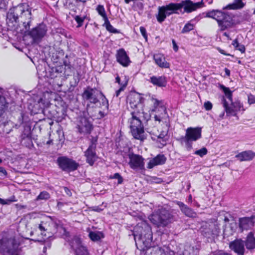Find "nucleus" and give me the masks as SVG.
I'll return each mask as SVG.
<instances>
[{
    "mask_svg": "<svg viewBox=\"0 0 255 255\" xmlns=\"http://www.w3.org/2000/svg\"><path fill=\"white\" fill-rule=\"evenodd\" d=\"M172 217L168 210L161 208L155 210L148 216V219L151 223H168V221L171 222L170 220Z\"/></svg>",
    "mask_w": 255,
    "mask_h": 255,
    "instance_id": "nucleus-11",
    "label": "nucleus"
},
{
    "mask_svg": "<svg viewBox=\"0 0 255 255\" xmlns=\"http://www.w3.org/2000/svg\"><path fill=\"white\" fill-rule=\"evenodd\" d=\"M56 163L60 169L67 173L76 170L80 165L75 160L65 156L58 157Z\"/></svg>",
    "mask_w": 255,
    "mask_h": 255,
    "instance_id": "nucleus-12",
    "label": "nucleus"
},
{
    "mask_svg": "<svg viewBox=\"0 0 255 255\" xmlns=\"http://www.w3.org/2000/svg\"><path fill=\"white\" fill-rule=\"evenodd\" d=\"M7 104L5 98L0 94V117L4 112V110L7 107Z\"/></svg>",
    "mask_w": 255,
    "mask_h": 255,
    "instance_id": "nucleus-38",
    "label": "nucleus"
},
{
    "mask_svg": "<svg viewBox=\"0 0 255 255\" xmlns=\"http://www.w3.org/2000/svg\"><path fill=\"white\" fill-rule=\"evenodd\" d=\"M89 237L93 241H98L103 238V235L99 232H90Z\"/></svg>",
    "mask_w": 255,
    "mask_h": 255,
    "instance_id": "nucleus-37",
    "label": "nucleus"
},
{
    "mask_svg": "<svg viewBox=\"0 0 255 255\" xmlns=\"http://www.w3.org/2000/svg\"><path fill=\"white\" fill-rule=\"evenodd\" d=\"M96 88H92L88 87L87 89L84 91L82 96L83 98L87 101H89L91 104H96L99 102L98 97H99V92Z\"/></svg>",
    "mask_w": 255,
    "mask_h": 255,
    "instance_id": "nucleus-16",
    "label": "nucleus"
},
{
    "mask_svg": "<svg viewBox=\"0 0 255 255\" xmlns=\"http://www.w3.org/2000/svg\"><path fill=\"white\" fill-rule=\"evenodd\" d=\"M127 101L129 103L131 109L134 107H140L144 102V98L141 97L137 93H130L127 97Z\"/></svg>",
    "mask_w": 255,
    "mask_h": 255,
    "instance_id": "nucleus-21",
    "label": "nucleus"
},
{
    "mask_svg": "<svg viewBox=\"0 0 255 255\" xmlns=\"http://www.w3.org/2000/svg\"><path fill=\"white\" fill-rule=\"evenodd\" d=\"M16 201H17V200L16 199L15 196H12L9 199H7L6 200H5V202L6 203H5V204H8L11 202H16Z\"/></svg>",
    "mask_w": 255,
    "mask_h": 255,
    "instance_id": "nucleus-58",
    "label": "nucleus"
},
{
    "mask_svg": "<svg viewBox=\"0 0 255 255\" xmlns=\"http://www.w3.org/2000/svg\"><path fill=\"white\" fill-rule=\"evenodd\" d=\"M179 5L180 11L183 8L184 11L187 13H190L204 6L203 0L197 2H193L191 0H182L179 3Z\"/></svg>",
    "mask_w": 255,
    "mask_h": 255,
    "instance_id": "nucleus-17",
    "label": "nucleus"
},
{
    "mask_svg": "<svg viewBox=\"0 0 255 255\" xmlns=\"http://www.w3.org/2000/svg\"><path fill=\"white\" fill-rule=\"evenodd\" d=\"M48 65L46 59H42L39 61V64L36 67L38 75V83L37 86L39 98L37 102L30 103L28 109L32 115L39 113L45 114V110L48 107L46 94H48V76L47 75L46 66Z\"/></svg>",
    "mask_w": 255,
    "mask_h": 255,
    "instance_id": "nucleus-2",
    "label": "nucleus"
},
{
    "mask_svg": "<svg viewBox=\"0 0 255 255\" xmlns=\"http://www.w3.org/2000/svg\"><path fill=\"white\" fill-rule=\"evenodd\" d=\"M172 43L173 44V48L175 52H177L178 50V46L174 39L172 40Z\"/></svg>",
    "mask_w": 255,
    "mask_h": 255,
    "instance_id": "nucleus-60",
    "label": "nucleus"
},
{
    "mask_svg": "<svg viewBox=\"0 0 255 255\" xmlns=\"http://www.w3.org/2000/svg\"><path fill=\"white\" fill-rule=\"evenodd\" d=\"M131 112V118L129 120L130 129L133 137L136 139L143 141L146 138L144 134V128L141 122V119L148 120L147 114L143 112L142 105L140 107H134Z\"/></svg>",
    "mask_w": 255,
    "mask_h": 255,
    "instance_id": "nucleus-4",
    "label": "nucleus"
},
{
    "mask_svg": "<svg viewBox=\"0 0 255 255\" xmlns=\"http://www.w3.org/2000/svg\"><path fill=\"white\" fill-rule=\"evenodd\" d=\"M237 217L236 215L231 214L229 212L225 211H221L219 212L217 216L216 222L218 223L233 222L237 223Z\"/></svg>",
    "mask_w": 255,
    "mask_h": 255,
    "instance_id": "nucleus-23",
    "label": "nucleus"
},
{
    "mask_svg": "<svg viewBox=\"0 0 255 255\" xmlns=\"http://www.w3.org/2000/svg\"><path fill=\"white\" fill-rule=\"evenodd\" d=\"M166 159L167 158L164 154H159L149 160L147 164V168L151 169L155 166L163 165L165 163Z\"/></svg>",
    "mask_w": 255,
    "mask_h": 255,
    "instance_id": "nucleus-25",
    "label": "nucleus"
},
{
    "mask_svg": "<svg viewBox=\"0 0 255 255\" xmlns=\"http://www.w3.org/2000/svg\"><path fill=\"white\" fill-rule=\"evenodd\" d=\"M23 11L22 5H17L9 9L6 14V23L9 27L16 29L17 24L19 22V13Z\"/></svg>",
    "mask_w": 255,
    "mask_h": 255,
    "instance_id": "nucleus-13",
    "label": "nucleus"
},
{
    "mask_svg": "<svg viewBox=\"0 0 255 255\" xmlns=\"http://www.w3.org/2000/svg\"><path fill=\"white\" fill-rule=\"evenodd\" d=\"M62 32V29L60 28H56L55 30H52L51 32V35L53 36H56V37H60L59 33H61Z\"/></svg>",
    "mask_w": 255,
    "mask_h": 255,
    "instance_id": "nucleus-54",
    "label": "nucleus"
},
{
    "mask_svg": "<svg viewBox=\"0 0 255 255\" xmlns=\"http://www.w3.org/2000/svg\"><path fill=\"white\" fill-rule=\"evenodd\" d=\"M177 204L179 207L182 212L186 216L189 217H195L196 213L190 208L188 207L186 205L182 202L178 201Z\"/></svg>",
    "mask_w": 255,
    "mask_h": 255,
    "instance_id": "nucleus-30",
    "label": "nucleus"
},
{
    "mask_svg": "<svg viewBox=\"0 0 255 255\" xmlns=\"http://www.w3.org/2000/svg\"><path fill=\"white\" fill-rule=\"evenodd\" d=\"M100 99L101 100L100 105L105 106L107 111L109 110V101L102 91L99 92Z\"/></svg>",
    "mask_w": 255,
    "mask_h": 255,
    "instance_id": "nucleus-41",
    "label": "nucleus"
},
{
    "mask_svg": "<svg viewBox=\"0 0 255 255\" xmlns=\"http://www.w3.org/2000/svg\"><path fill=\"white\" fill-rule=\"evenodd\" d=\"M246 246L248 249L255 248V238L252 232L250 233L247 237Z\"/></svg>",
    "mask_w": 255,
    "mask_h": 255,
    "instance_id": "nucleus-32",
    "label": "nucleus"
},
{
    "mask_svg": "<svg viewBox=\"0 0 255 255\" xmlns=\"http://www.w3.org/2000/svg\"><path fill=\"white\" fill-rule=\"evenodd\" d=\"M81 78V75H80V74L78 72L77 73L76 75L74 76V77H73L74 81H71V82H70L71 85L72 86H73L74 87H76L78 85Z\"/></svg>",
    "mask_w": 255,
    "mask_h": 255,
    "instance_id": "nucleus-46",
    "label": "nucleus"
},
{
    "mask_svg": "<svg viewBox=\"0 0 255 255\" xmlns=\"http://www.w3.org/2000/svg\"><path fill=\"white\" fill-rule=\"evenodd\" d=\"M48 199V192L45 191L40 192L35 199V201L44 200L46 201Z\"/></svg>",
    "mask_w": 255,
    "mask_h": 255,
    "instance_id": "nucleus-50",
    "label": "nucleus"
},
{
    "mask_svg": "<svg viewBox=\"0 0 255 255\" xmlns=\"http://www.w3.org/2000/svg\"><path fill=\"white\" fill-rule=\"evenodd\" d=\"M129 158L128 165L129 167L135 170L144 169V159L141 155L133 152H129L128 154Z\"/></svg>",
    "mask_w": 255,
    "mask_h": 255,
    "instance_id": "nucleus-15",
    "label": "nucleus"
},
{
    "mask_svg": "<svg viewBox=\"0 0 255 255\" xmlns=\"http://www.w3.org/2000/svg\"><path fill=\"white\" fill-rule=\"evenodd\" d=\"M167 135V132L162 131L160 132V133L157 136V138L159 139H161V141L164 142L165 143L164 145L166 144V142L167 140V138H166V136Z\"/></svg>",
    "mask_w": 255,
    "mask_h": 255,
    "instance_id": "nucleus-52",
    "label": "nucleus"
},
{
    "mask_svg": "<svg viewBox=\"0 0 255 255\" xmlns=\"http://www.w3.org/2000/svg\"><path fill=\"white\" fill-rule=\"evenodd\" d=\"M232 44L234 46V48L236 50L240 51L242 53H244L245 52V46L243 44H240L237 38L234 39L233 41Z\"/></svg>",
    "mask_w": 255,
    "mask_h": 255,
    "instance_id": "nucleus-39",
    "label": "nucleus"
},
{
    "mask_svg": "<svg viewBox=\"0 0 255 255\" xmlns=\"http://www.w3.org/2000/svg\"><path fill=\"white\" fill-rule=\"evenodd\" d=\"M255 216L254 215L251 217H244L239 219V223H255Z\"/></svg>",
    "mask_w": 255,
    "mask_h": 255,
    "instance_id": "nucleus-42",
    "label": "nucleus"
},
{
    "mask_svg": "<svg viewBox=\"0 0 255 255\" xmlns=\"http://www.w3.org/2000/svg\"><path fill=\"white\" fill-rule=\"evenodd\" d=\"M248 103L250 105L255 103V96L250 94L248 95Z\"/></svg>",
    "mask_w": 255,
    "mask_h": 255,
    "instance_id": "nucleus-57",
    "label": "nucleus"
},
{
    "mask_svg": "<svg viewBox=\"0 0 255 255\" xmlns=\"http://www.w3.org/2000/svg\"><path fill=\"white\" fill-rule=\"evenodd\" d=\"M127 86V82H126L125 83L123 84V85L121 87V88L116 92V96L117 97H118L120 94V93L124 91L125 88Z\"/></svg>",
    "mask_w": 255,
    "mask_h": 255,
    "instance_id": "nucleus-56",
    "label": "nucleus"
},
{
    "mask_svg": "<svg viewBox=\"0 0 255 255\" xmlns=\"http://www.w3.org/2000/svg\"><path fill=\"white\" fill-rule=\"evenodd\" d=\"M47 30L46 24L42 22L31 30L29 29L27 30H22V31H24V33H27V34L32 39L33 43L38 44L46 36Z\"/></svg>",
    "mask_w": 255,
    "mask_h": 255,
    "instance_id": "nucleus-9",
    "label": "nucleus"
},
{
    "mask_svg": "<svg viewBox=\"0 0 255 255\" xmlns=\"http://www.w3.org/2000/svg\"><path fill=\"white\" fill-rule=\"evenodd\" d=\"M19 244L13 231L0 233V253L3 255H17Z\"/></svg>",
    "mask_w": 255,
    "mask_h": 255,
    "instance_id": "nucleus-6",
    "label": "nucleus"
},
{
    "mask_svg": "<svg viewBox=\"0 0 255 255\" xmlns=\"http://www.w3.org/2000/svg\"><path fill=\"white\" fill-rule=\"evenodd\" d=\"M49 119L61 122L67 116V106L57 93L49 92Z\"/></svg>",
    "mask_w": 255,
    "mask_h": 255,
    "instance_id": "nucleus-5",
    "label": "nucleus"
},
{
    "mask_svg": "<svg viewBox=\"0 0 255 255\" xmlns=\"http://www.w3.org/2000/svg\"><path fill=\"white\" fill-rule=\"evenodd\" d=\"M204 107L206 111H210L212 109L213 105L210 101H207L204 103Z\"/></svg>",
    "mask_w": 255,
    "mask_h": 255,
    "instance_id": "nucleus-55",
    "label": "nucleus"
},
{
    "mask_svg": "<svg viewBox=\"0 0 255 255\" xmlns=\"http://www.w3.org/2000/svg\"><path fill=\"white\" fill-rule=\"evenodd\" d=\"M98 136H92L90 139V143L88 147L96 149L97 145L98 143Z\"/></svg>",
    "mask_w": 255,
    "mask_h": 255,
    "instance_id": "nucleus-44",
    "label": "nucleus"
},
{
    "mask_svg": "<svg viewBox=\"0 0 255 255\" xmlns=\"http://www.w3.org/2000/svg\"><path fill=\"white\" fill-rule=\"evenodd\" d=\"M246 3L242 0H234L232 3L224 6L221 9H212L206 12V17L215 20L220 31H223L234 27L240 21L235 19L236 15L226 11L228 9H240L243 8Z\"/></svg>",
    "mask_w": 255,
    "mask_h": 255,
    "instance_id": "nucleus-1",
    "label": "nucleus"
},
{
    "mask_svg": "<svg viewBox=\"0 0 255 255\" xmlns=\"http://www.w3.org/2000/svg\"><path fill=\"white\" fill-rule=\"evenodd\" d=\"M77 128L80 133L89 134L93 129V126L88 118L83 117L80 118Z\"/></svg>",
    "mask_w": 255,
    "mask_h": 255,
    "instance_id": "nucleus-19",
    "label": "nucleus"
},
{
    "mask_svg": "<svg viewBox=\"0 0 255 255\" xmlns=\"http://www.w3.org/2000/svg\"><path fill=\"white\" fill-rule=\"evenodd\" d=\"M56 133L57 134V137H56L55 140L53 138H51V134H49V145L50 144H53L54 143V141L56 142V144H58L61 141H63L64 139V133L62 130H57Z\"/></svg>",
    "mask_w": 255,
    "mask_h": 255,
    "instance_id": "nucleus-31",
    "label": "nucleus"
},
{
    "mask_svg": "<svg viewBox=\"0 0 255 255\" xmlns=\"http://www.w3.org/2000/svg\"><path fill=\"white\" fill-rule=\"evenodd\" d=\"M99 15L103 17L104 20L108 19L106 14L105 8L103 5L99 4L97 6L96 8Z\"/></svg>",
    "mask_w": 255,
    "mask_h": 255,
    "instance_id": "nucleus-43",
    "label": "nucleus"
},
{
    "mask_svg": "<svg viewBox=\"0 0 255 255\" xmlns=\"http://www.w3.org/2000/svg\"><path fill=\"white\" fill-rule=\"evenodd\" d=\"M220 89L224 92L225 96L231 102L233 100V92L230 90L229 88L226 87L223 85L220 84Z\"/></svg>",
    "mask_w": 255,
    "mask_h": 255,
    "instance_id": "nucleus-34",
    "label": "nucleus"
},
{
    "mask_svg": "<svg viewBox=\"0 0 255 255\" xmlns=\"http://www.w3.org/2000/svg\"><path fill=\"white\" fill-rule=\"evenodd\" d=\"M19 5H22L23 9L21 13H19V18L24 27L23 30H29L32 19L31 8H26L25 9V5L24 4H20Z\"/></svg>",
    "mask_w": 255,
    "mask_h": 255,
    "instance_id": "nucleus-18",
    "label": "nucleus"
},
{
    "mask_svg": "<svg viewBox=\"0 0 255 255\" xmlns=\"http://www.w3.org/2000/svg\"><path fill=\"white\" fill-rule=\"evenodd\" d=\"M180 11L179 3L170 2L168 4L158 6V13L156 14L157 21L162 23L167 16L173 13L179 14Z\"/></svg>",
    "mask_w": 255,
    "mask_h": 255,
    "instance_id": "nucleus-8",
    "label": "nucleus"
},
{
    "mask_svg": "<svg viewBox=\"0 0 255 255\" xmlns=\"http://www.w3.org/2000/svg\"><path fill=\"white\" fill-rule=\"evenodd\" d=\"M230 248L239 255H243L245 252L244 243L241 240H237L230 244Z\"/></svg>",
    "mask_w": 255,
    "mask_h": 255,
    "instance_id": "nucleus-26",
    "label": "nucleus"
},
{
    "mask_svg": "<svg viewBox=\"0 0 255 255\" xmlns=\"http://www.w3.org/2000/svg\"><path fill=\"white\" fill-rule=\"evenodd\" d=\"M149 81L154 86L159 87H165L167 85V78L164 76L150 77Z\"/></svg>",
    "mask_w": 255,
    "mask_h": 255,
    "instance_id": "nucleus-27",
    "label": "nucleus"
},
{
    "mask_svg": "<svg viewBox=\"0 0 255 255\" xmlns=\"http://www.w3.org/2000/svg\"><path fill=\"white\" fill-rule=\"evenodd\" d=\"M116 56L117 62L124 67L128 66L131 62L128 56L123 48L117 50Z\"/></svg>",
    "mask_w": 255,
    "mask_h": 255,
    "instance_id": "nucleus-22",
    "label": "nucleus"
},
{
    "mask_svg": "<svg viewBox=\"0 0 255 255\" xmlns=\"http://www.w3.org/2000/svg\"><path fill=\"white\" fill-rule=\"evenodd\" d=\"M32 124V122L30 120L27 115L21 113L20 116L18 117L17 122L15 125V127L16 128H22V138L24 139L25 137H26L30 142H31L30 138Z\"/></svg>",
    "mask_w": 255,
    "mask_h": 255,
    "instance_id": "nucleus-10",
    "label": "nucleus"
},
{
    "mask_svg": "<svg viewBox=\"0 0 255 255\" xmlns=\"http://www.w3.org/2000/svg\"><path fill=\"white\" fill-rule=\"evenodd\" d=\"M73 17L77 23V27H81L84 24V22L85 19L87 18L86 15L81 16L80 15H72Z\"/></svg>",
    "mask_w": 255,
    "mask_h": 255,
    "instance_id": "nucleus-40",
    "label": "nucleus"
},
{
    "mask_svg": "<svg viewBox=\"0 0 255 255\" xmlns=\"http://www.w3.org/2000/svg\"><path fill=\"white\" fill-rule=\"evenodd\" d=\"M199 16H197L194 19L191 20L190 21L188 22L184 26L183 29H182L181 33H188L191 30H193L194 27V24L191 23V22L194 20H199Z\"/></svg>",
    "mask_w": 255,
    "mask_h": 255,
    "instance_id": "nucleus-33",
    "label": "nucleus"
},
{
    "mask_svg": "<svg viewBox=\"0 0 255 255\" xmlns=\"http://www.w3.org/2000/svg\"><path fill=\"white\" fill-rule=\"evenodd\" d=\"M99 115L100 116L99 119H101L104 118L107 115V113H105V112L100 111L99 112Z\"/></svg>",
    "mask_w": 255,
    "mask_h": 255,
    "instance_id": "nucleus-63",
    "label": "nucleus"
},
{
    "mask_svg": "<svg viewBox=\"0 0 255 255\" xmlns=\"http://www.w3.org/2000/svg\"><path fill=\"white\" fill-rule=\"evenodd\" d=\"M188 248L189 250L192 249L193 250L192 253H189L190 254H192L193 255H197L198 251L197 249L195 250H194L193 247H189Z\"/></svg>",
    "mask_w": 255,
    "mask_h": 255,
    "instance_id": "nucleus-64",
    "label": "nucleus"
},
{
    "mask_svg": "<svg viewBox=\"0 0 255 255\" xmlns=\"http://www.w3.org/2000/svg\"><path fill=\"white\" fill-rule=\"evenodd\" d=\"M217 50L222 54H223L224 55L226 56H233V55H232L229 53H226L224 50L222 49L221 48L218 47H217Z\"/></svg>",
    "mask_w": 255,
    "mask_h": 255,
    "instance_id": "nucleus-59",
    "label": "nucleus"
},
{
    "mask_svg": "<svg viewBox=\"0 0 255 255\" xmlns=\"http://www.w3.org/2000/svg\"><path fill=\"white\" fill-rule=\"evenodd\" d=\"M0 173L2 174V176H6L7 175V172L5 169L3 167H0Z\"/></svg>",
    "mask_w": 255,
    "mask_h": 255,
    "instance_id": "nucleus-62",
    "label": "nucleus"
},
{
    "mask_svg": "<svg viewBox=\"0 0 255 255\" xmlns=\"http://www.w3.org/2000/svg\"><path fill=\"white\" fill-rule=\"evenodd\" d=\"M109 179H118V184H121L124 181L123 177L119 173H116L113 175H111Z\"/></svg>",
    "mask_w": 255,
    "mask_h": 255,
    "instance_id": "nucleus-47",
    "label": "nucleus"
},
{
    "mask_svg": "<svg viewBox=\"0 0 255 255\" xmlns=\"http://www.w3.org/2000/svg\"><path fill=\"white\" fill-rule=\"evenodd\" d=\"M153 59L155 63L160 67L168 68L170 67L169 63L165 60L164 56L161 54H155L153 56Z\"/></svg>",
    "mask_w": 255,
    "mask_h": 255,
    "instance_id": "nucleus-28",
    "label": "nucleus"
},
{
    "mask_svg": "<svg viewBox=\"0 0 255 255\" xmlns=\"http://www.w3.org/2000/svg\"><path fill=\"white\" fill-rule=\"evenodd\" d=\"M96 150V149L95 148L88 147L84 152L86 161L90 166H93L99 158Z\"/></svg>",
    "mask_w": 255,
    "mask_h": 255,
    "instance_id": "nucleus-24",
    "label": "nucleus"
},
{
    "mask_svg": "<svg viewBox=\"0 0 255 255\" xmlns=\"http://www.w3.org/2000/svg\"><path fill=\"white\" fill-rule=\"evenodd\" d=\"M207 153H208L207 149L206 147H203L199 150H196L194 152V154L198 155L199 156L202 157L204 155H206L207 154Z\"/></svg>",
    "mask_w": 255,
    "mask_h": 255,
    "instance_id": "nucleus-49",
    "label": "nucleus"
},
{
    "mask_svg": "<svg viewBox=\"0 0 255 255\" xmlns=\"http://www.w3.org/2000/svg\"><path fill=\"white\" fill-rule=\"evenodd\" d=\"M71 246L75 250L76 255H89L86 248L83 245L79 237L74 238Z\"/></svg>",
    "mask_w": 255,
    "mask_h": 255,
    "instance_id": "nucleus-20",
    "label": "nucleus"
},
{
    "mask_svg": "<svg viewBox=\"0 0 255 255\" xmlns=\"http://www.w3.org/2000/svg\"><path fill=\"white\" fill-rule=\"evenodd\" d=\"M132 7L134 10H139L142 11L144 8V4L140 1H134L133 2Z\"/></svg>",
    "mask_w": 255,
    "mask_h": 255,
    "instance_id": "nucleus-48",
    "label": "nucleus"
},
{
    "mask_svg": "<svg viewBox=\"0 0 255 255\" xmlns=\"http://www.w3.org/2000/svg\"><path fill=\"white\" fill-rule=\"evenodd\" d=\"M255 156V153L251 150L243 151L236 155V157L241 161L251 160Z\"/></svg>",
    "mask_w": 255,
    "mask_h": 255,
    "instance_id": "nucleus-29",
    "label": "nucleus"
},
{
    "mask_svg": "<svg viewBox=\"0 0 255 255\" xmlns=\"http://www.w3.org/2000/svg\"><path fill=\"white\" fill-rule=\"evenodd\" d=\"M107 207V204L103 203L100 206H92L90 208V209L92 211L97 212H101L104 210V208Z\"/></svg>",
    "mask_w": 255,
    "mask_h": 255,
    "instance_id": "nucleus-45",
    "label": "nucleus"
},
{
    "mask_svg": "<svg viewBox=\"0 0 255 255\" xmlns=\"http://www.w3.org/2000/svg\"><path fill=\"white\" fill-rule=\"evenodd\" d=\"M47 239H48V238H43L42 237L41 239H38L37 240H35V242L37 241L38 242L41 243L42 245H44V246L43 249V254L42 255H46L47 247L45 246V244L47 241Z\"/></svg>",
    "mask_w": 255,
    "mask_h": 255,
    "instance_id": "nucleus-51",
    "label": "nucleus"
},
{
    "mask_svg": "<svg viewBox=\"0 0 255 255\" xmlns=\"http://www.w3.org/2000/svg\"><path fill=\"white\" fill-rule=\"evenodd\" d=\"M151 100L153 102V109L152 110V112L156 111L157 108L159 107L163 110H164V111H166V109L165 107L163 106V102L161 100H158L157 99L154 98L153 97H151Z\"/></svg>",
    "mask_w": 255,
    "mask_h": 255,
    "instance_id": "nucleus-35",
    "label": "nucleus"
},
{
    "mask_svg": "<svg viewBox=\"0 0 255 255\" xmlns=\"http://www.w3.org/2000/svg\"><path fill=\"white\" fill-rule=\"evenodd\" d=\"M64 192L68 195V196H72V192L71 190L67 187H64Z\"/></svg>",
    "mask_w": 255,
    "mask_h": 255,
    "instance_id": "nucleus-61",
    "label": "nucleus"
},
{
    "mask_svg": "<svg viewBox=\"0 0 255 255\" xmlns=\"http://www.w3.org/2000/svg\"><path fill=\"white\" fill-rule=\"evenodd\" d=\"M222 101L225 111L226 112L227 116H236L237 112L245 110L243 108V104L239 100L235 102H233V100L231 101V105L230 106L224 97H223Z\"/></svg>",
    "mask_w": 255,
    "mask_h": 255,
    "instance_id": "nucleus-14",
    "label": "nucleus"
},
{
    "mask_svg": "<svg viewBox=\"0 0 255 255\" xmlns=\"http://www.w3.org/2000/svg\"><path fill=\"white\" fill-rule=\"evenodd\" d=\"M105 22L103 26H105L107 31L113 33H120L121 32L119 30L114 28L110 23L108 19L104 20Z\"/></svg>",
    "mask_w": 255,
    "mask_h": 255,
    "instance_id": "nucleus-36",
    "label": "nucleus"
},
{
    "mask_svg": "<svg viewBox=\"0 0 255 255\" xmlns=\"http://www.w3.org/2000/svg\"><path fill=\"white\" fill-rule=\"evenodd\" d=\"M49 56L51 57V63L49 64V78L53 79L61 76H68L71 72V65L63 61L64 52L62 49L57 47L55 44L51 47L49 46Z\"/></svg>",
    "mask_w": 255,
    "mask_h": 255,
    "instance_id": "nucleus-3",
    "label": "nucleus"
},
{
    "mask_svg": "<svg viewBox=\"0 0 255 255\" xmlns=\"http://www.w3.org/2000/svg\"><path fill=\"white\" fill-rule=\"evenodd\" d=\"M202 128L200 127H190L186 129L184 136H181L176 139L181 144L185 143L186 150L188 151L193 148V141H196L202 137Z\"/></svg>",
    "mask_w": 255,
    "mask_h": 255,
    "instance_id": "nucleus-7",
    "label": "nucleus"
},
{
    "mask_svg": "<svg viewBox=\"0 0 255 255\" xmlns=\"http://www.w3.org/2000/svg\"><path fill=\"white\" fill-rule=\"evenodd\" d=\"M139 29L140 32L143 38L145 39V41H147L148 35L145 28L143 26H140Z\"/></svg>",
    "mask_w": 255,
    "mask_h": 255,
    "instance_id": "nucleus-53",
    "label": "nucleus"
}]
</instances>
